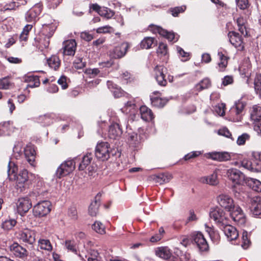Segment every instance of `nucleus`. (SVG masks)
<instances>
[{
	"mask_svg": "<svg viewBox=\"0 0 261 261\" xmlns=\"http://www.w3.org/2000/svg\"><path fill=\"white\" fill-rule=\"evenodd\" d=\"M219 204L228 211L231 210L234 206L233 201L228 195L221 194L217 197Z\"/></svg>",
	"mask_w": 261,
	"mask_h": 261,
	"instance_id": "22",
	"label": "nucleus"
},
{
	"mask_svg": "<svg viewBox=\"0 0 261 261\" xmlns=\"http://www.w3.org/2000/svg\"><path fill=\"white\" fill-rule=\"evenodd\" d=\"M11 86V84L7 77L0 80V89H8Z\"/></svg>",
	"mask_w": 261,
	"mask_h": 261,
	"instance_id": "53",
	"label": "nucleus"
},
{
	"mask_svg": "<svg viewBox=\"0 0 261 261\" xmlns=\"http://www.w3.org/2000/svg\"><path fill=\"white\" fill-rule=\"evenodd\" d=\"M242 247L244 249H247L250 243V240L248 237V233L247 231L244 230L242 233Z\"/></svg>",
	"mask_w": 261,
	"mask_h": 261,
	"instance_id": "50",
	"label": "nucleus"
},
{
	"mask_svg": "<svg viewBox=\"0 0 261 261\" xmlns=\"http://www.w3.org/2000/svg\"><path fill=\"white\" fill-rule=\"evenodd\" d=\"M18 239L23 242L33 244L35 242V231L31 229H25L18 234Z\"/></svg>",
	"mask_w": 261,
	"mask_h": 261,
	"instance_id": "16",
	"label": "nucleus"
},
{
	"mask_svg": "<svg viewBox=\"0 0 261 261\" xmlns=\"http://www.w3.org/2000/svg\"><path fill=\"white\" fill-rule=\"evenodd\" d=\"M122 134V129L118 123H113L111 124L109 129V137L112 139H116Z\"/></svg>",
	"mask_w": 261,
	"mask_h": 261,
	"instance_id": "26",
	"label": "nucleus"
},
{
	"mask_svg": "<svg viewBox=\"0 0 261 261\" xmlns=\"http://www.w3.org/2000/svg\"><path fill=\"white\" fill-rule=\"evenodd\" d=\"M93 160V155L91 153H87L82 158V161L80 163L79 169L84 170L87 169L89 174H92L95 170L96 167L94 166L93 164H91Z\"/></svg>",
	"mask_w": 261,
	"mask_h": 261,
	"instance_id": "8",
	"label": "nucleus"
},
{
	"mask_svg": "<svg viewBox=\"0 0 261 261\" xmlns=\"http://www.w3.org/2000/svg\"><path fill=\"white\" fill-rule=\"evenodd\" d=\"M92 228L98 233L103 234L105 233V226L100 222L96 221L92 225Z\"/></svg>",
	"mask_w": 261,
	"mask_h": 261,
	"instance_id": "51",
	"label": "nucleus"
},
{
	"mask_svg": "<svg viewBox=\"0 0 261 261\" xmlns=\"http://www.w3.org/2000/svg\"><path fill=\"white\" fill-rule=\"evenodd\" d=\"M156 53L158 56L160 57L166 56L168 54L167 45L163 42L160 43Z\"/></svg>",
	"mask_w": 261,
	"mask_h": 261,
	"instance_id": "44",
	"label": "nucleus"
},
{
	"mask_svg": "<svg viewBox=\"0 0 261 261\" xmlns=\"http://www.w3.org/2000/svg\"><path fill=\"white\" fill-rule=\"evenodd\" d=\"M232 219L238 224L242 225L246 222V217L241 207L233 206L231 210L229 211Z\"/></svg>",
	"mask_w": 261,
	"mask_h": 261,
	"instance_id": "9",
	"label": "nucleus"
},
{
	"mask_svg": "<svg viewBox=\"0 0 261 261\" xmlns=\"http://www.w3.org/2000/svg\"><path fill=\"white\" fill-rule=\"evenodd\" d=\"M117 149H112L107 142H100L97 144L95 154L96 158L102 161L108 160L111 155H117Z\"/></svg>",
	"mask_w": 261,
	"mask_h": 261,
	"instance_id": "1",
	"label": "nucleus"
},
{
	"mask_svg": "<svg viewBox=\"0 0 261 261\" xmlns=\"http://www.w3.org/2000/svg\"><path fill=\"white\" fill-rule=\"evenodd\" d=\"M62 54L63 56H73L76 49V42L74 39L65 41L63 42Z\"/></svg>",
	"mask_w": 261,
	"mask_h": 261,
	"instance_id": "18",
	"label": "nucleus"
},
{
	"mask_svg": "<svg viewBox=\"0 0 261 261\" xmlns=\"http://www.w3.org/2000/svg\"><path fill=\"white\" fill-rule=\"evenodd\" d=\"M228 178L234 184L243 185L246 183L247 177L239 170L236 168L228 169L226 172Z\"/></svg>",
	"mask_w": 261,
	"mask_h": 261,
	"instance_id": "2",
	"label": "nucleus"
},
{
	"mask_svg": "<svg viewBox=\"0 0 261 261\" xmlns=\"http://www.w3.org/2000/svg\"><path fill=\"white\" fill-rule=\"evenodd\" d=\"M149 30L153 33H158L161 36L166 38L170 42H175L178 40L179 36L173 32H169L158 25L150 24Z\"/></svg>",
	"mask_w": 261,
	"mask_h": 261,
	"instance_id": "3",
	"label": "nucleus"
},
{
	"mask_svg": "<svg viewBox=\"0 0 261 261\" xmlns=\"http://www.w3.org/2000/svg\"><path fill=\"white\" fill-rule=\"evenodd\" d=\"M185 9H186L185 7L181 6V7H177L174 8L173 9H171L170 10V11L171 12L172 15L174 17H176L178 16V15L180 13L184 12Z\"/></svg>",
	"mask_w": 261,
	"mask_h": 261,
	"instance_id": "56",
	"label": "nucleus"
},
{
	"mask_svg": "<svg viewBox=\"0 0 261 261\" xmlns=\"http://www.w3.org/2000/svg\"><path fill=\"white\" fill-rule=\"evenodd\" d=\"M218 134L220 135L225 136L227 138H231V139L233 140V139L231 138V133L226 127L219 129L218 131Z\"/></svg>",
	"mask_w": 261,
	"mask_h": 261,
	"instance_id": "62",
	"label": "nucleus"
},
{
	"mask_svg": "<svg viewBox=\"0 0 261 261\" xmlns=\"http://www.w3.org/2000/svg\"><path fill=\"white\" fill-rule=\"evenodd\" d=\"M65 247L68 250L77 254L76 245L74 241L66 240L65 242Z\"/></svg>",
	"mask_w": 261,
	"mask_h": 261,
	"instance_id": "46",
	"label": "nucleus"
},
{
	"mask_svg": "<svg viewBox=\"0 0 261 261\" xmlns=\"http://www.w3.org/2000/svg\"><path fill=\"white\" fill-rule=\"evenodd\" d=\"M114 14L113 11L106 7H102L101 10L99 12V15L107 19L111 18L114 15Z\"/></svg>",
	"mask_w": 261,
	"mask_h": 261,
	"instance_id": "47",
	"label": "nucleus"
},
{
	"mask_svg": "<svg viewBox=\"0 0 261 261\" xmlns=\"http://www.w3.org/2000/svg\"><path fill=\"white\" fill-rule=\"evenodd\" d=\"M39 249L50 251L52 250L53 246L49 240L39 239L38 242V250Z\"/></svg>",
	"mask_w": 261,
	"mask_h": 261,
	"instance_id": "37",
	"label": "nucleus"
},
{
	"mask_svg": "<svg viewBox=\"0 0 261 261\" xmlns=\"http://www.w3.org/2000/svg\"><path fill=\"white\" fill-rule=\"evenodd\" d=\"M56 27L54 24H44L42 32L43 34L46 37L47 39H49L53 36Z\"/></svg>",
	"mask_w": 261,
	"mask_h": 261,
	"instance_id": "38",
	"label": "nucleus"
},
{
	"mask_svg": "<svg viewBox=\"0 0 261 261\" xmlns=\"http://www.w3.org/2000/svg\"><path fill=\"white\" fill-rule=\"evenodd\" d=\"M51 204L49 201L38 202L33 207V215L35 217H42L47 215L50 211Z\"/></svg>",
	"mask_w": 261,
	"mask_h": 261,
	"instance_id": "6",
	"label": "nucleus"
},
{
	"mask_svg": "<svg viewBox=\"0 0 261 261\" xmlns=\"http://www.w3.org/2000/svg\"><path fill=\"white\" fill-rule=\"evenodd\" d=\"M171 178V175L162 173L155 176L154 180L155 181V182L161 185L164 183L168 182Z\"/></svg>",
	"mask_w": 261,
	"mask_h": 261,
	"instance_id": "40",
	"label": "nucleus"
},
{
	"mask_svg": "<svg viewBox=\"0 0 261 261\" xmlns=\"http://www.w3.org/2000/svg\"><path fill=\"white\" fill-rule=\"evenodd\" d=\"M246 102L242 101L241 100H238L235 103V105L232 107L230 110V113L232 117H233L234 121H240L242 118V113L246 106Z\"/></svg>",
	"mask_w": 261,
	"mask_h": 261,
	"instance_id": "10",
	"label": "nucleus"
},
{
	"mask_svg": "<svg viewBox=\"0 0 261 261\" xmlns=\"http://www.w3.org/2000/svg\"><path fill=\"white\" fill-rule=\"evenodd\" d=\"M245 184L250 187L253 190L261 192V182L256 179L247 178Z\"/></svg>",
	"mask_w": 261,
	"mask_h": 261,
	"instance_id": "34",
	"label": "nucleus"
},
{
	"mask_svg": "<svg viewBox=\"0 0 261 261\" xmlns=\"http://www.w3.org/2000/svg\"><path fill=\"white\" fill-rule=\"evenodd\" d=\"M233 82V78L231 75L225 76L222 80V85L224 86L232 84Z\"/></svg>",
	"mask_w": 261,
	"mask_h": 261,
	"instance_id": "57",
	"label": "nucleus"
},
{
	"mask_svg": "<svg viewBox=\"0 0 261 261\" xmlns=\"http://www.w3.org/2000/svg\"><path fill=\"white\" fill-rule=\"evenodd\" d=\"M250 210L254 216L261 215V197H255L251 199Z\"/></svg>",
	"mask_w": 261,
	"mask_h": 261,
	"instance_id": "24",
	"label": "nucleus"
},
{
	"mask_svg": "<svg viewBox=\"0 0 261 261\" xmlns=\"http://www.w3.org/2000/svg\"><path fill=\"white\" fill-rule=\"evenodd\" d=\"M58 83L61 85L63 89H66L68 87V85L66 82V77L62 75L58 80Z\"/></svg>",
	"mask_w": 261,
	"mask_h": 261,
	"instance_id": "61",
	"label": "nucleus"
},
{
	"mask_svg": "<svg viewBox=\"0 0 261 261\" xmlns=\"http://www.w3.org/2000/svg\"><path fill=\"white\" fill-rule=\"evenodd\" d=\"M199 181L203 184H209L212 186H215L218 184L217 173L214 172L211 175L201 177L199 179Z\"/></svg>",
	"mask_w": 261,
	"mask_h": 261,
	"instance_id": "29",
	"label": "nucleus"
},
{
	"mask_svg": "<svg viewBox=\"0 0 261 261\" xmlns=\"http://www.w3.org/2000/svg\"><path fill=\"white\" fill-rule=\"evenodd\" d=\"M151 100L152 106L158 108L163 107L168 101V100L166 99L158 97L151 98Z\"/></svg>",
	"mask_w": 261,
	"mask_h": 261,
	"instance_id": "42",
	"label": "nucleus"
},
{
	"mask_svg": "<svg viewBox=\"0 0 261 261\" xmlns=\"http://www.w3.org/2000/svg\"><path fill=\"white\" fill-rule=\"evenodd\" d=\"M155 252L156 255L165 259H169L171 256V252L168 247L158 248Z\"/></svg>",
	"mask_w": 261,
	"mask_h": 261,
	"instance_id": "36",
	"label": "nucleus"
},
{
	"mask_svg": "<svg viewBox=\"0 0 261 261\" xmlns=\"http://www.w3.org/2000/svg\"><path fill=\"white\" fill-rule=\"evenodd\" d=\"M219 228L223 231L225 236L230 240H234L239 236V233L236 228L229 224V221H227L226 224H223V226L219 227Z\"/></svg>",
	"mask_w": 261,
	"mask_h": 261,
	"instance_id": "19",
	"label": "nucleus"
},
{
	"mask_svg": "<svg viewBox=\"0 0 261 261\" xmlns=\"http://www.w3.org/2000/svg\"><path fill=\"white\" fill-rule=\"evenodd\" d=\"M10 122H4L0 123V136L5 135L9 129Z\"/></svg>",
	"mask_w": 261,
	"mask_h": 261,
	"instance_id": "54",
	"label": "nucleus"
},
{
	"mask_svg": "<svg viewBox=\"0 0 261 261\" xmlns=\"http://www.w3.org/2000/svg\"><path fill=\"white\" fill-rule=\"evenodd\" d=\"M62 1V0H47L48 7L49 8H56Z\"/></svg>",
	"mask_w": 261,
	"mask_h": 261,
	"instance_id": "60",
	"label": "nucleus"
},
{
	"mask_svg": "<svg viewBox=\"0 0 261 261\" xmlns=\"http://www.w3.org/2000/svg\"><path fill=\"white\" fill-rule=\"evenodd\" d=\"M56 117V115L54 113L46 114L43 116H40L38 120L44 126H48L53 123V120Z\"/></svg>",
	"mask_w": 261,
	"mask_h": 261,
	"instance_id": "32",
	"label": "nucleus"
},
{
	"mask_svg": "<svg viewBox=\"0 0 261 261\" xmlns=\"http://www.w3.org/2000/svg\"><path fill=\"white\" fill-rule=\"evenodd\" d=\"M125 108H126V110L128 109L129 112H130L132 110L138 108L134 100H129L126 102L125 103Z\"/></svg>",
	"mask_w": 261,
	"mask_h": 261,
	"instance_id": "59",
	"label": "nucleus"
},
{
	"mask_svg": "<svg viewBox=\"0 0 261 261\" xmlns=\"http://www.w3.org/2000/svg\"><path fill=\"white\" fill-rule=\"evenodd\" d=\"M251 119L255 123H259L261 121V107L258 106H254L251 113Z\"/></svg>",
	"mask_w": 261,
	"mask_h": 261,
	"instance_id": "33",
	"label": "nucleus"
},
{
	"mask_svg": "<svg viewBox=\"0 0 261 261\" xmlns=\"http://www.w3.org/2000/svg\"><path fill=\"white\" fill-rule=\"evenodd\" d=\"M19 3L16 2H11L6 4L1 9L2 11H6L8 10H14L19 7Z\"/></svg>",
	"mask_w": 261,
	"mask_h": 261,
	"instance_id": "49",
	"label": "nucleus"
},
{
	"mask_svg": "<svg viewBox=\"0 0 261 261\" xmlns=\"http://www.w3.org/2000/svg\"><path fill=\"white\" fill-rule=\"evenodd\" d=\"M41 12V9L39 6H35L25 13V20L28 22L34 23L38 19V16Z\"/></svg>",
	"mask_w": 261,
	"mask_h": 261,
	"instance_id": "21",
	"label": "nucleus"
},
{
	"mask_svg": "<svg viewBox=\"0 0 261 261\" xmlns=\"http://www.w3.org/2000/svg\"><path fill=\"white\" fill-rule=\"evenodd\" d=\"M220 59V62L218 64V69L219 72H223L225 70L228 64V58L225 56L222 52H219L218 54Z\"/></svg>",
	"mask_w": 261,
	"mask_h": 261,
	"instance_id": "35",
	"label": "nucleus"
},
{
	"mask_svg": "<svg viewBox=\"0 0 261 261\" xmlns=\"http://www.w3.org/2000/svg\"><path fill=\"white\" fill-rule=\"evenodd\" d=\"M86 62L83 61V58H76L73 62V66L75 68L81 69L85 67Z\"/></svg>",
	"mask_w": 261,
	"mask_h": 261,
	"instance_id": "52",
	"label": "nucleus"
},
{
	"mask_svg": "<svg viewBox=\"0 0 261 261\" xmlns=\"http://www.w3.org/2000/svg\"><path fill=\"white\" fill-rule=\"evenodd\" d=\"M166 71V69L162 65H156L154 68L155 79L161 86H165L167 84L164 74Z\"/></svg>",
	"mask_w": 261,
	"mask_h": 261,
	"instance_id": "17",
	"label": "nucleus"
},
{
	"mask_svg": "<svg viewBox=\"0 0 261 261\" xmlns=\"http://www.w3.org/2000/svg\"><path fill=\"white\" fill-rule=\"evenodd\" d=\"M177 51L181 60L183 62L188 61L190 59L189 53L186 52L181 47H177Z\"/></svg>",
	"mask_w": 261,
	"mask_h": 261,
	"instance_id": "45",
	"label": "nucleus"
},
{
	"mask_svg": "<svg viewBox=\"0 0 261 261\" xmlns=\"http://www.w3.org/2000/svg\"><path fill=\"white\" fill-rule=\"evenodd\" d=\"M209 215L219 227L223 226V224H226V222L228 221L223 211L219 207L211 208Z\"/></svg>",
	"mask_w": 261,
	"mask_h": 261,
	"instance_id": "5",
	"label": "nucleus"
},
{
	"mask_svg": "<svg viewBox=\"0 0 261 261\" xmlns=\"http://www.w3.org/2000/svg\"><path fill=\"white\" fill-rule=\"evenodd\" d=\"M211 86V80L208 78H204L195 86V88L197 91L199 92L208 88Z\"/></svg>",
	"mask_w": 261,
	"mask_h": 261,
	"instance_id": "39",
	"label": "nucleus"
},
{
	"mask_svg": "<svg viewBox=\"0 0 261 261\" xmlns=\"http://www.w3.org/2000/svg\"><path fill=\"white\" fill-rule=\"evenodd\" d=\"M9 249L11 253L16 257L23 259L28 256V252L27 249L16 242L10 245Z\"/></svg>",
	"mask_w": 261,
	"mask_h": 261,
	"instance_id": "14",
	"label": "nucleus"
},
{
	"mask_svg": "<svg viewBox=\"0 0 261 261\" xmlns=\"http://www.w3.org/2000/svg\"><path fill=\"white\" fill-rule=\"evenodd\" d=\"M140 113L141 118L146 121H151L153 118V114L151 110L145 106L140 107Z\"/></svg>",
	"mask_w": 261,
	"mask_h": 261,
	"instance_id": "30",
	"label": "nucleus"
},
{
	"mask_svg": "<svg viewBox=\"0 0 261 261\" xmlns=\"http://www.w3.org/2000/svg\"><path fill=\"white\" fill-rule=\"evenodd\" d=\"M14 179L16 180V186L22 191L26 182L28 180V172L27 169H22L17 175H14Z\"/></svg>",
	"mask_w": 261,
	"mask_h": 261,
	"instance_id": "13",
	"label": "nucleus"
},
{
	"mask_svg": "<svg viewBox=\"0 0 261 261\" xmlns=\"http://www.w3.org/2000/svg\"><path fill=\"white\" fill-rule=\"evenodd\" d=\"M192 241L195 243L200 251H206L208 249V245L203 234L195 231L191 234Z\"/></svg>",
	"mask_w": 261,
	"mask_h": 261,
	"instance_id": "7",
	"label": "nucleus"
},
{
	"mask_svg": "<svg viewBox=\"0 0 261 261\" xmlns=\"http://www.w3.org/2000/svg\"><path fill=\"white\" fill-rule=\"evenodd\" d=\"M238 7L242 10L246 9L248 6V0H236Z\"/></svg>",
	"mask_w": 261,
	"mask_h": 261,
	"instance_id": "58",
	"label": "nucleus"
},
{
	"mask_svg": "<svg viewBox=\"0 0 261 261\" xmlns=\"http://www.w3.org/2000/svg\"><path fill=\"white\" fill-rule=\"evenodd\" d=\"M128 47V44L126 42H123L113 49L111 56L114 59L121 58L125 55Z\"/></svg>",
	"mask_w": 261,
	"mask_h": 261,
	"instance_id": "20",
	"label": "nucleus"
},
{
	"mask_svg": "<svg viewBox=\"0 0 261 261\" xmlns=\"http://www.w3.org/2000/svg\"><path fill=\"white\" fill-rule=\"evenodd\" d=\"M101 196V193H98L95 196V200L92 202L89 206V213L91 216H96L98 213V208L100 205V197Z\"/></svg>",
	"mask_w": 261,
	"mask_h": 261,
	"instance_id": "28",
	"label": "nucleus"
},
{
	"mask_svg": "<svg viewBox=\"0 0 261 261\" xmlns=\"http://www.w3.org/2000/svg\"><path fill=\"white\" fill-rule=\"evenodd\" d=\"M208 158L219 162H225L230 159V154L227 152H212L208 154Z\"/></svg>",
	"mask_w": 261,
	"mask_h": 261,
	"instance_id": "25",
	"label": "nucleus"
},
{
	"mask_svg": "<svg viewBox=\"0 0 261 261\" xmlns=\"http://www.w3.org/2000/svg\"><path fill=\"white\" fill-rule=\"evenodd\" d=\"M241 165L245 169L254 172L261 171V163L253 157L251 160L244 159Z\"/></svg>",
	"mask_w": 261,
	"mask_h": 261,
	"instance_id": "11",
	"label": "nucleus"
},
{
	"mask_svg": "<svg viewBox=\"0 0 261 261\" xmlns=\"http://www.w3.org/2000/svg\"><path fill=\"white\" fill-rule=\"evenodd\" d=\"M68 215L72 219H77V211L75 207L71 206L68 209Z\"/></svg>",
	"mask_w": 261,
	"mask_h": 261,
	"instance_id": "63",
	"label": "nucleus"
},
{
	"mask_svg": "<svg viewBox=\"0 0 261 261\" xmlns=\"http://www.w3.org/2000/svg\"><path fill=\"white\" fill-rule=\"evenodd\" d=\"M249 138V135L246 133H244L238 137L237 139V144L242 145L245 144L246 141Z\"/></svg>",
	"mask_w": 261,
	"mask_h": 261,
	"instance_id": "55",
	"label": "nucleus"
},
{
	"mask_svg": "<svg viewBox=\"0 0 261 261\" xmlns=\"http://www.w3.org/2000/svg\"><path fill=\"white\" fill-rule=\"evenodd\" d=\"M157 45V41L154 38L151 37H145L141 42L140 45L142 49H149Z\"/></svg>",
	"mask_w": 261,
	"mask_h": 261,
	"instance_id": "31",
	"label": "nucleus"
},
{
	"mask_svg": "<svg viewBox=\"0 0 261 261\" xmlns=\"http://www.w3.org/2000/svg\"><path fill=\"white\" fill-rule=\"evenodd\" d=\"M228 38L230 43L239 50H243L244 48L243 38L239 33L231 31L228 33Z\"/></svg>",
	"mask_w": 261,
	"mask_h": 261,
	"instance_id": "12",
	"label": "nucleus"
},
{
	"mask_svg": "<svg viewBox=\"0 0 261 261\" xmlns=\"http://www.w3.org/2000/svg\"><path fill=\"white\" fill-rule=\"evenodd\" d=\"M24 155L27 162L30 165L34 166V163L35 159V150L34 147L32 145H28L24 148Z\"/></svg>",
	"mask_w": 261,
	"mask_h": 261,
	"instance_id": "23",
	"label": "nucleus"
},
{
	"mask_svg": "<svg viewBox=\"0 0 261 261\" xmlns=\"http://www.w3.org/2000/svg\"><path fill=\"white\" fill-rule=\"evenodd\" d=\"M79 256L83 261H86V258L88 261H101L98 252L94 250H91L88 255L82 251V253H79Z\"/></svg>",
	"mask_w": 261,
	"mask_h": 261,
	"instance_id": "27",
	"label": "nucleus"
},
{
	"mask_svg": "<svg viewBox=\"0 0 261 261\" xmlns=\"http://www.w3.org/2000/svg\"><path fill=\"white\" fill-rule=\"evenodd\" d=\"M113 95L115 98H119L121 97L123 94V91L119 87H115L114 90L112 91Z\"/></svg>",
	"mask_w": 261,
	"mask_h": 261,
	"instance_id": "64",
	"label": "nucleus"
},
{
	"mask_svg": "<svg viewBox=\"0 0 261 261\" xmlns=\"http://www.w3.org/2000/svg\"><path fill=\"white\" fill-rule=\"evenodd\" d=\"M47 63L50 68L57 70L60 65V60L58 56H52L47 60Z\"/></svg>",
	"mask_w": 261,
	"mask_h": 261,
	"instance_id": "41",
	"label": "nucleus"
},
{
	"mask_svg": "<svg viewBox=\"0 0 261 261\" xmlns=\"http://www.w3.org/2000/svg\"><path fill=\"white\" fill-rule=\"evenodd\" d=\"M16 221L13 219H10L5 220L2 224V227L6 230L12 229L16 225Z\"/></svg>",
	"mask_w": 261,
	"mask_h": 261,
	"instance_id": "43",
	"label": "nucleus"
},
{
	"mask_svg": "<svg viewBox=\"0 0 261 261\" xmlns=\"http://www.w3.org/2000/svg\"><path fill=\"white\" fill-rule=\"evenodd\" d=\"M75 167V162L74 160L66 161L58 168L56 175L57 178H61L73 171Z\"/></svg>",
	"mask_w": 261,
	"mask_h": 261,
	"instance_id": "4",
	"label": "nucleus"
},
{
	"mask_svg": "<svg viewBox=\"0 0 261 261\" xmlns=\"http://www.w3.org/2000/svg\"><path fill=\"white\" fill-rule=\"evenodd\" d=\"M254 85L256 93L261 97V74L256 75L254 79Z\"/></svg>",
	"mask_w": 261,
	"mask_h": 261,
	"instance_id": "48",
	"label": "nucleus"
},
{
	"mask_svg": "<svg viewBox=\"0 0 261 261\" xmlns=\"http://www.w3.org/2000/svg\"><path fill=\"white\" fill-rule=\"evenodd\" d=\"M17 210L20 215H23L32 207V202L28 197L20 198L17 203Z\"/></svg>",
	"mask_w": 261,
	"mask_h": 261,
	"instance_id": "15",
	"label": "nucleus"
}]
</instances>
